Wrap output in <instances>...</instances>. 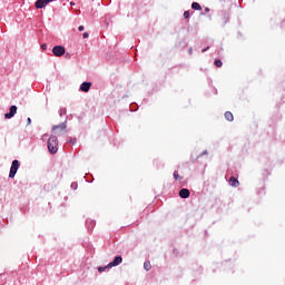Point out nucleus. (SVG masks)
<instances>
[{
    "label": "nucleus",
    "instance_id": "nucleus-1",
    "mask_svg": "<svg viewBox=\"0 0 285 285\" xmlns=\"http://www.w3.org/2000/svg\"><path fill=\"white\" fill-rule=\"evenodd\" d=\"M47 146L51 155H57V151L59 150V139L57 138V136H51L48 139Z\"/></svg>",
    "mask_w": 285,
    "mask_h": 285
},
{
    "label": "nucleus",
    "instance_id": "nucleus-2",
    "mask_svg": "<svg viewBox=\"0 0 285 285\" xmlns=\"http://www.w3.org/2000/svg\"><path fill=\"white\" fill-rule=\"evenodd\" d=\"M19 166H21V164L19 163V160H13L10 167V171H9V178L10 179H14V176L17 175V171L19 170Z\"/></svg>",
    "mask_w": 285,
    "mask_h": 285
},
{
    "label": "nucleus",
    "instance_id": "nucleus-3",
    "mask_svg": "<svg viewBox=\"0 0 285 285\" xmlns=\"http://www.w3.org/2000/svg\"><path fill=\"white\" fill-rule=\"evenodd\" d=\"M55 57H63L66 55V48L63 46H55L52 48Z\"/></svg>",
    "mask_w": 285,
    "mask_h": 285
},
{
    "label": "nucleus",
    "instance_id": "nucleus-4",
    "mask_svg": "<svg viewBox=\"0 0 285 285\" xmlns=\"http://www.w3.org/2000/svg\"><path fill=\"white\" fill-rule=\"evenodd\" d=\"M52 1L57 0H37L35 6L37 10H43V8H46V6H48L49 3H52Z\"/></svg>",
    "mask_w": 285,
    "mask_h": 285
},
{
    "label": "nucleus",
    "instance_id": "nucleus-5",
    "mask_svg": "<svg viewBox=\"0 0 285 285\" xmlns=\"http://www.w3.org/2000/svg\"><path fill=\"white\" fill-rule=\"evenodd\" d=\"M17 115V106H11L9 112L4 115V119H12Z\"/></svg>",
    "mask_w": 285,
    "mask_h": 285
},
{
    "label": "nucleus",
    "instance_id": "nucleus-6",
    "mask_svg": "<svg viewBox=\"0 0 285 285\" xmlns=\"http://www.w3.org/2000/svg\"><path fill=\"white\" fill-rule=\"evenodd\" d=\"M124 262V258L121 256H116L111 263L108 264L109 268H112V266H119Z\"/></svg>",
    "mask_w": 285,
    "mask_h": 285
},
{
    "label": "nucleus",
    "instance_id": "nucleus-7",
    "mask_svg": "<svg viewBox=\"0 0 285 285\" xmlns=\"http://www.w3.org/2000/svg\"><path fill=\"white\" fill-rule=\"evenodd\" d=\"M179 197L181 199H188V197H190V190L187 188H183L179 190Z\"/></svg>",
    "mask_w": 285,
    "mask_h": 285
},
{
    "label": "nucleus",
    "instance_id": "nucleus-8",
    "mask_svg": "<svg viewBox=\"0 0 285 285\" xmlns=\"http://www.w3.org/2000/svg\"><path fill=\"white\" fill-rule=\"evenodd\" d=\"M90 86H92V83H90V82H82L80 85V90L82 92H89L90 91Z\"/></svg>",
    "mask_w": 285,
    "mask_h": 285
},
{
    "label": "nucleus",
    "instance_id": "nucleus-9",
    "mask_svg": "<svg viewBox=\"0 0 285 285\" xmlns=\"http://www.w3.org/2000/svg\"><path fill=\"white\" fill-rule=\"evenodd\" d=\"M229 185L233 186L234 188H237V186H239V180L232 176L229 178Z\"/></svg>",
    "mask_w": 285,
    "mask_h": 285
},
{
    "label": "nucleus",
    "instance_id": "nucleus-10",
    "mask_svg": "<svg viewBox=\"0 0 285 285\" xmlns=\"http://www.w3.org/2000/svg\"><path fill=\"white\" fill-rule=\"evenodd\" d=\"M225 119H226L227 121H233V119H235V117L233 116V112L226 111V112H225Z\"/></svg>",
    "mask_w": 285,
    "mask_h": 285
},
{
    "label": "nucleus",
    "instance_id": "nucleus-11",
    "mask_svg": "<svg viewBox=\"0 0 285 285\" xmlns=\"http://www.w3.org/2000/svg\"><path fill=\"white\" fill-rule=\"evenodd\" d=\"M58 128H60L61 130H66L67 128L66 122L53 126L52 130H58Z\"/></svg>",
    "mask_w": 285,
    "mask_h": 285
},
{
    "label": "nucleus",
    "instance_id": "nucleus-12",
    "mask_svg": "<svg viewBox=\"0 0 285 285\" xmlns=\"http://www.w3.org/2000/svg\"><path fill=\"white\" fill-rule=\"evenodd\" d=\"M191 8L193 10H202V4H199L198 2H193Z\"/></svg>",
    "mask_w": 285,
    "mask_h": 285
},
{
    "label": "nucleus",
    "instance_id": "nucleus-13",
    "mask_svg": "<svg viewBox=\"0 0 285 285\" xmlns=\"http://www.w3.org/2000/svg\"><path fill=\"white\" fill-rule=\"evenodd\" d=\"M144 268H145V271H150L151 265H150V262H149V261H146V262L144 263Z\"/></svg>",
    "mask_w": 285,
    "mask_h": 285
},
{
    "label": "nucleus",
    "instance_id": "nucleus-14",
    "mask_svg": "<svg viewBox=\"0 0 285 285\" xmlns=\"http://www.w3.org/2000/svg\"><path fill=\"white\" fill-rule=\"evenodd\" d=\"M67 112H68V109H66V107H62V108H60V110H59L60 117H63V115H66Z\"/></svg>",
    "mask_w": 285,
    "mask_h": 285
},
{
    "label": "nucleus",
    "instance_id": "nucleus-15",
    "mask_svg": "<svg viewBox=\"0 0 285 285\" xmlns=\"http://www.w3.org/2000/svg\"><path fill=\"white\" fill-rule=\"evenodd\" d=\"M215 66H216V68H222V66H224V62H222V60H215Z\"/></svg>",
    "mask_w": 285,
    "mask_h": 285
},
{
    "label": "nucleus",
    "instance_id": "nucleus-16",
    "mask_svg": "<svg viewBox=\"0 0 285 285\" xmlns=\"http://www.w3.org/2000/svg\"><path fill=\"white\" fill-rule=\"evenodd\" d=\"M78 186H79V185L73 181V183H71L70 188H71L72 190H77Z\"/></svg>",
    "mask_w": 285,
    "mask_h": 285
},
{
    "label": "nucleus",
    "instance_id": "nucleus-17",
    "mask_svg": "<svg viewBox=\"0 0 285 285\" xmlns=\"http://www.w3.org/2000/svg\"><path fill=\"white\" fill-rule=\"evenodd\" d=\"M107 268H110V267H108V265L105 267H98V272L104 273V272H106Z\"/></svg>",
    "mask_w": 285,
    "mask_h": 285
},
{
    "label": "nucleus",
    "instance_id": "nucleus-18",
    "mask_svg": "<svg viewBox=\"0 0 285 285\" xmlns=\"http://www.w3.org/2000/svg\"><path fill=\"white\" fill-rule=\"evenodd\" d=\"M91 226V228H95V220H87V225Z\"/></svg>",
    "mask_w": 285,
    "mask_h": 285
},
{
    "label": "nucleus",
    "instance_id": "nucleus-19",
    "mask_svg": "<svg viewBox=\"0 0 285 285\" xmlns=\"http://www.w3.org/2000/svg\"><path fill=\"white\" fill-rule=\"evenodd\" d=\"M189 17H190V12H189V11H185V12H184V18H185V19H188Z\"/></svg>",
    "mask_w": 285,
    "mask_h": 285
},
{
    "label": "nucleus",
    "instance_id": "nucleus-20",
    "mask_svg": "<svg viewBox=\"0 0 285 285\" xmlns=\"http://www.w3.org/2000/svg\"><path fill=\"white\" fill-rule=\"evenodd\" d=\"M174 178L177 180V179H179V171H174Z\"/></svg>",
    "mask_w": 285,
    "mask_h": 285
},
{
    "label": "nucleus",
    "instance_id": "nucleus-21",
    "mask_svg": "<svg viewBox=\"0 0 285 285\" xmlns=\"http://www.w3.org/2000/svg\"><path fill=\"white\" fill-rule=\"evenodd\" d=\"M78 30H79V32H83V30H86V27L79 26V27H78Z\"/></svg>",
    "mask_w": 285,
    "mask_h": 285
},
{
    "label": "nucleus",
    "instance_id": "nucleus-22",
    "mask_svg": "<svg viewBox=\"0 0 285 285\" xmlns=\"http://www.w3.org/2000/svg\"><path fill=\"white\" fill-rule=\"evenodd\" d=\"M41 50H48V45L42 43V45H41Z\"/></svg>",
    "mask_w": 285,
    "mask_h": 285
},
{
    "label": "nucleus",
    "instance_id": "nucleus-23",
    "mask_svg": "<svg viewBox=\"0 0 285 285\" xmlns=\"http://www.w3.org/2000/svg\"><path fill=\"white\" fill-rule=\"evenodd\" d=\"M82 37H83V39H88V37H90V33L85 32V33L82 35Z\"/></svg>",
    "mask_w": 285,
    "mask_h": 285
},
{
    "label": "nucleus",
    "instance_id": "nucleus-24",
    "mask_svg": "<svg viewBox=\"0 0 285 285\" xmlns=\"http://www.w3.org/2000/svg\"><path fill=\"white\" fill-rule=\"evenodd\" d=\"M27 124H28V126H30L32 124V119L28 118Z\"/></svg>",
    "mask_w": 285,
    "mask_h": 285
},
{
    "label": "nucleus",
    "instance_id": "nucleus-25",
    "mask_svg": "<svg viewBox=\"0 0 285 285\" xmlns=\"http://www.w3.org/2000/svg\"><path fill=\"white\" fill-rule=\"evenodd\" d=\"M208 50H210V47L203 49L202 52H207Z\"/></svg>",
    "mask_w": 285,
    "mask_h": 285
},
{
    "label": "nucleus",
    "instance_id": "nucleus-26",
    "mask_svg": "<svg viewBox=\"0 0 285 285\" xmlns=\"http://www.w3.org/2000/svg\"><path fill=\"white\" fill-rule=\"evenodd\" d=\"M202 155H208V150L203 151Z\"/></svg>",
    "mask_w": 285,
    "mask_h": 285
},
{
    "label": "nucleus",
    "instance_id": "nucleus-27",
    "mask_svg": "<svg viewBox=\"0 0 285 285\" xmlns=\"http://www.w3.org/2000/svg\"><path fill=\"white\" fill-rule=\"evenodd\" d=\"M189 55H193V48L189 49Z\"/></svg>",
    "mask_w": 285,
    "mask_h": 285
},
{
    "label": "nucleus",
    "instance_id": "nucleus-28",
    "mask_svg": "<svg viewBox=\"0 0 285 285\" xmlns=\"http://www.w3.org/2000/svg\"><path fill=\"white\" fill-rule=\"evenodd\" d=\"M206 12H210V9H209V8H206Z\"/></svg>",
    "mask_w": 285,
    "mask_h": 285
}]
</instances>
